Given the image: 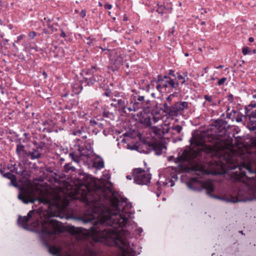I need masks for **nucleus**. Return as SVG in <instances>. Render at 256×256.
Segmentation results:
<instances>
[{
	"mask_svg": "<svg viewBox=\"0 0 256 256\" xmlns=\"http://www.w3.org/2000/svg\"><path fill=\"white\" fill-rule=\"evenodd\" d=\"M74 198L83 202L88 210V217L82 218L84 223L95 219L90 228L94 240L110 246L122 248V256H136V252L130 246L127 248L125 238L126 229L130 218H132L130 209L132 205L125 198L120 201L118 198L110 200L109 208L105 206L108 196L104 187H102L90 175H80L74 182Z\"/></svg>",
	"mask_w": 256,
	"mask_h": 256,
	"instance_id": "1",
	"label": "nucleus"
},
{
	"mask_svg": "<svg viewBox=\"0 0 256 256\" xmlns=\"http://www.w3.org/2000/svg\"><path fill=\"white\" fill-rule=\"evenodd\" d=\"M238 158L241 160L239 163L229 167L231 170L238 168V171L234 172L236 179L244 182L246 184L244 188L240 189L236 197L225 198L212 194L211 193L214 190V186L210 180L201 182L196 178H192L186 183L187 186L194 191L205 189L206 194L210 198L227 202L235 203L256 200V148L242 153Z\"/></svg>",
	"mask_w": 256,
	"mask_h": 256,
	"instance_id": "2",
	"label": "nucleus"
},
{
	"mask_svg": "<svg viewBox=\"0 0 256 256\" xmlns=\"http://www.w3.org/2000/svg\"><path fill=\"white\" fill-rule=\"evenodd\" d=\"M228 127L226 122L220 120H216L212 125V132L208 135L210 136L213 140L212 146L205 144L206 140L198 134H192L189 140L190 144V151L184 150L183 152L184 158L178 156L175 162H180L183 159L200 164L204 162V160L208 157L216 156L220 147L228 144L226 142L228 138L226 128Z\"/></svg>",
	"mask_w": 256,
	"mask_h": 256,
	"instance_id": "3",
	"label": "nucleus"
},
{
	"mask_svg": "<svg viewBox=\"0 0 256 256\" xmlns=\"http://www.w3.org/2000/svg\"><path fill=\"white\" fill-rule=\"evenodd\" d=\"M42 226L43 228L40 237L43 244L48 248L50 253L54 255L58 254L61 249L55 246H50L46 238H49L54 234L63 232L64 227L61 222L52 218H50L47 220H45Z\"/></svg>",
	"mask_w": 256,
	"mask_h": 256,
	"instance_id": "4",
	"label": "nucleus"
},
{
	"mask_svg": "<svg viewBox=\"0 0 256 256\" xmlns=\"http://www.w3.org/2000/svg\"><path fill=\"white\" fill-rule=\"evenodd\" d=\"M130 106L128 108V112H136L142 109L140 114L146 113L149 112L150 103L149 100H146L143 96H140L138 93L132 94L130 99Z\"/></svg>",
	"mask_w": 256,
	"mask_h": 256,
	"instance_id": "5",
	"label": "nucleus"
},
{
	"mask_svg": "<svg viewBox=\"0 0 256 256\" xmlns=\"http://www.w3.org/2000/svg\"><path fill=\"white\" fill-rule=\"evenodd\" d=\"M76 150H78V152L73 151L69 154V156L72 160L76 162H78L80 156L90 157L94 152V150L90 143L88 141H85L82 143L80 146H76Z\"/></svg>",
	"mask_w": 256,
	"mask_h": 256,
	"instance_id": "6",
	"label": "nucleus"
},
{
	"mask_svg": "<svg viewBox=\"0 0 256 256\" xmlns=\"http://www.w3.org/2000/svg\"><path fill=\"white\" fill-rule=\"evenodd\" d=\"M156 84V88L160 92H164V91L170 92V91L168 90L170 88L172 89H176L179 86L178 82H176L174 80H164L162 79L160 74L158 76Z\"/></svg>",
	"mask_w": 256,
	"mask_h": 256,
	"instance_id": "7",
	"label": "nucleus"
},
{
	"mask_svg": "<svg viewBox=\"0 0 256 256\" xmlns=\"http://www.w3.org/2000/svg\"><path fill=\"white\" fill-rule=\"evenodd\" d=\"M134 182L138 184L147 185L150 182L151 174L142 168H137L132 173Z\"/></svg>",
	"mask_w": 256,
	"mask_h": 256,
	"instance_id": "8",
	"label": "nucleus"
},
{
	"mask_svg": "<svg viewBox=\"0 0 256 256\" xmlns=\"http://www.w3.org/2000/svg\"><path fill=\"white\" fill-rule=\"evenodd\" d=\"M46 144L44 142H42L38 148H33L28 153V156L32 160L38 159L42 156V154L44 148L46 146Z\"/></svg>",
	"mask_w": 256,
	"mask_h": 256,
	"instance_id": "9",
	"label": "nucleus"
},
{
	"mask_svg": "<svg viewBox=\"0 0 256 256\" xmlns=\"http://www.w3.org/2000/svg\"><path fill=\"white\" fill-rule=\"evenodd\" d=\"M34 211V210H30L26 216H19L18 219V224L19 226L22 227L25 230H32V229L29 228L28 222L32 218Z\"/></svg>",
	"mask_w": 256,
	"mask_h": 256,
	"instance_id": "10",
	"label": "nucleus"
},
{
	"mask_svg": "<svg viewBox=\"0 0 256 256\" xmlns=\"http://www.w3.org/2000/svg\"><path fill=\"white\" fill-rule=\"evenodd\" d=\"M178 178L177 174L176 172H172L170 176L166 178L164 181L161 180L158 183V184L162 183L164 186L172 187L174 185Z\"/></svg>",
	"mask_w": 256,
	"mask_h": 256,
	"instance_id": "11",
	"label": "nucleus"
},
{
	"mask_svg": "<svg viewBox=\"0 0 256 256\" xmlns=\"http://www.w3.org/2000/svg\"><path fill=\"white\" fill-rule=\"evenodd\" d=\"M188 104L187 102H176L173 105L172 115L176 116L178 112L188 108Z\"/></svg>",
	"mask_w": 256,
	"mask_h": 256,
	"instance_id": "12",
	"label": "nucleus"
},
{
	"mask_svg": "<svg viewBox=\"0 0 256 256\" xmlns=\"http://www.w3.org/2000/svg\"><path fill=\"white\" fill-rule=\"evenodd\" d=\"M113 102H116L118 106L122 110L124 113L126 112V110L128 106H127L128 101L127 98L124 97L118 98L112 100Z\"/></svg>",
	"mask_w": 256,
	"mask_h": 256,
	"instance_id": "13",
	"label": "nucleus"
},
{
	"mask_svg": "<svg viewBox=\"0 0 256 256\" xmlns=\"http://www.w3.org/2000/svg\"><path fill=\"white\" fill-rule=\"evenodd\" d=\"M150 110L149 108V112L146 113L142 112V114H141L142 116L140 118V122L146 127H150L152 124V119L150 116Z\"/></svg>",
	"mask_w": 256,
	"mask_h": 256,
	"instance_id": "14",
	"label": "nucleus"
},
{
	"mask_svg": "<svg viewBox=\"0 0 256 256\" xmlns=\"http://www.w3.org/2000/svg\"><path fill=\"white\" fill-rule=\"evenodd\" d=\"M16 153L20 160L24 159L27 156V152L25 146L20 142L17 145L16 150Z\"/></svg>",
	"mask_w": 256,
	"mask_h": 256,
	"instance_id": "15",
	"label": "nucleus"
},
{
	"mask_svg": "<svg viewBox=\"0 0 256 256\" xmlns=\"http://www.w3.org/2000/svg\"><path fill=\"white\" fill-rule=\"evenodd\" d=\"M9 169L11 172L20 176L24 175L26 172V170L24 168L20 166V163L12 165L11 166L9 167Z\"/></svg>",
	"mask_w": 256,
	"mask_h": 256,
	"instance_id": "16",
	"label": "nucleus"
},
{
	"mask_svg": "<svg viewBox=\"0 0 256 256\" xmlns=\"http://www.w3.org/2000/svg\"><path fill=\"white\" fill-rule=\"evenodd\" d=\"M170 130V128L166 124H164V126H160V128H154V131L156 135L163 136L165 134L168 132Z\"/></svg>",
	"mask_w": 256,
	"mask_h": 256,
	"instance_id": "17",
	"label": "nucleus"
},
{
	"mask_svg": "<svg viewBox=\"0 0 256 256\" xmlns=\"http://www.w3.org/2000/svg\"><path fill=\"white\" fill-rule=\"evenodd\" d=\"M110 62L115 66L116 69L118 70L121 65H122L124 59L120 54H117L110 59Z\"/></svg>",
	"mask_w": 256,
	"mask_h": 256,
	"instance_id": "18",
	"label": "nucleus"
},
{
	"mask_svg": "<svg viewBox=\"0 0 256 256\" xmlns=\"http://www.w3.org/2000/svg\"><path fill=\"white\" fill-rule=\"evenodd\" d=\"M96 72V68L94 66H92L90 68H88L86 70V74L88 76L86 78V80H89L90 82L92 83L93 82H96L98 80H96L94 77V74Z\"/></svg>",
	"mask_w": 256,
	"mask_h": 256,
	"instance_id": "19",
	"label": "nucleus"
},
{
	"mask_svg": "<svg viewBox=\"0 0 256 256\" xmlns=\"http://www.w3.org/2000/svg\"><path fill=\"white\" fill-rule=\"evenodd\" d=\"M250 124L248 128L250 130H256V110L252 111L249 116Z\"/></svg>",
	"mask_w": 256,
	"mask_h": 256,
	"instance_id": "20",
	"label": "nucleus"
},
{
	"mask_svg": "<svg viewBox=\"0 0 256 256\" xmlns=\"http://www.w3.org/2000/svg\"><path fill=\"white\" fill-rule=\"evenodd\" d=\"M4 176L10 180V184L16 187L18 186L16 176L10 172H6L4 174Z\"/></svg>",
	"mask_w": 256,
	"mask_h": 256,
	"instance_id": "21",
	"label": "nucleus"
},
{
	"mask_svg": "<svg viewBox=\"0 0 256 256\" xmlns=\"http://www.w3.org/2000/svg\"><path fill=\"white\" fill-rule=\"evenodd\" d=\"M18 198L21 200L24 204L33 203L35 200L26 194H19L18 196Z\"/></svg>",
	"mask_w": 256,
	"mask_h": 256,
	"instance_id": "22",
	"label": "nucleus"
},
{
	"mask_svg": "<svg viewBox=\"0 0 256 256\" xmlns=\"http://www.w3.org/2000/svg\"><path fill=\"white\" fill-rule=\"evenodd\" d=\"M93 166L98 170H100L104 167V162L100 158H96L93 162Z\"/></svg>",
	"mask_w": 256,
	"mask_h": 256,
	"instance_id": "23",
	"label": "nucleus"
},
{
	"mask_svg": "<svg viewBox=\"0 0 256 256\" xmlns=\"http://www.w3.org/2000/svg\"><path fill=\"white\" fill-rule=\"evenodd\" d=\"M54 207L56 209L57 212L54 214V215H52V216H50V218L56 216L60 217V218H63L64 217V214H61V211L62 209V208L60 204H55L54 205Z\"/></svg>",
	"mask_w": 256,
	"mask_h": 256,
	"instance_id": "24",
	"label": "nucleus"
},
{
	"mask_svg": "<svg viewBox=\"0 0 256 256\" xmlns=\"http://www.w3.org/2000/svg\"><path fill=\"white\" fill-rule=\"evenodd\" d=\"M74 134L80 136L84 139H86L87 138L86 132H85L84 128H82L80 129L76 130L74 132Z\"/></svg>",
	"mask_w": 256,
	"mask_h": 256,
	"instance_id": "25",
	"label": "nucleus"
},
{
	"mask_svg": "<svg viewBox=\"0 0 256 256\" xmlns=\"http://www.w3.org/2000/svg\"><path fill=\"white\" fill-rule=\"evenodd\" d=\"M72 88L76 94H78L82 90V87L79 84H74L72 85Z\"/></svg>",
	"mask_w": 256,
	"mask_h": 256,
	"instance_id": "26",
	"label": "nucleus"
},
{
	"mask_svg": "<svg viewBox=\"0 0 256 256\" xmlns=\"http://www.w3.org/2000/svg\"><path fill=\"white\" fill-rule=\"evenodd\" d=\"M204 98L211 104L212 106H216L217 102L214 100V96L206 94L204 96Z\"/></svg>",
	"mask_w": 256,
	"mask_h": 256,
	"instance_id": "27",
	"label": "nucleus"
},
{
	"mask_svg": "<svg viewBox=\"0 0 256 256\" xmlns=\"http://www.w3.org/2000/svg\"><path fill=\"white\" fill-rule=\"evenodd\" d=\"M153 150L156 155L160 156L162 153V148L160 145H154Z\"/></svg>",
	"mask_w": 256,
	"mask_h": 256,
	"instance_id": "28",
	"label": "nucleus"
},
{
	"mask_svg": "<svg viewBox=\"0 0 256 256\" xmlns=\"http://www.w3.org/2000/svg\"><path fill=\"white\" fill-rule=\"evenodd\" d=\"M177 75V79L178 80H182L180 82L182 84H188L186 83V81L188 80L185 76H184L182 74H181L180 72H176Z\"/></svg>",
	"mask_w": 256,
	"mask_h": 256,
	"instance_id": "29",
	"label": "nucleus"
},
{
	"mask_svg": "<svg viewBox=\"0 0 256 256\" xmlns=\"http://www.w3.org/2000/svg\"><path fill=\"white\" fill-rule=\"evenodd\" d=\"M164 111L166 112H168L172 115V112H173V106H170L168 105L167 103H164Z\"/></svg>",
	"mask_w": 256,
	"mask_h": 256,
	"instance_id": "30",
	"label": "nucleus"
},
{
	"mask_svg": "<svg viewBox=\"0 0 256 256\" xmlns=\"http://www.w3.org/2000/svg\"><path fill=\"white\" fill-rule=\"evenodd\" d=\"M172 130H175L177 134H180L182 130V126L178 124H176L173 126L171 128H170Z\"/></svg>",
	"mask_w": 256,
	"mask_h": 256,
	"instance_id": "31",
	"label": "nucleus"
},
{
	"mask_svg": "<svg viewBox=\"0 0 256 256\" xmlns=\"http://www.w3.org/2000/svg\"><path fill=\"white\" fill-rule=\"evenodd\" d=\"M80 230L81 228H76L74 226H72L70 228V232L73 234H76L77 233L80 232Z\"/></svg>",
	"mask_w": 256,
	"mask_h": 256,
	"instance_id": "32",
	"label": "nucleus"
},
{
	"mask_svg": "<svg viewBox=\"0 0 256 256\" xmlns=\"http://www.w3.org/2000/svg\"><path fill=\"white\" fill-rule=\"evenodd\" d=\"M64 170L66 172H68L69 170H71L72 172L75 171L76 168L74 166H71L70 164H66L64 166Z\"/></svg>",
	"mask_w": 256,
	"mask_h": 256,
	"instance_id": "33",
	"label": "nucleus"
},
{
	"mask_svg": "<svg viewBox=\"0 0 256 256\" xmlns=\"http://www.w3.org/2000/svg\"><path fill=\"white\" fill-rule=\"evenodd\" d=\"M158 8L156 10V12L161 15H162L164 9V7L162 5H160L158 4H157Z\"/></svg>",
	"mask_w": 256,
	"mask_h": 256,
	"instance_id": "34",
	"label": "nucleus"
},
{
	"mask_svg": "<svg viewBox=\"0 0 256 256\" xmlns=\"http://www.w3.org/2000/svg\"><path fill=\"white\" fill-rule=\"evenodd\" d=\"M150 116L152 117V120L154 123H156L159 120H160V116H154L152 112L150 113Z\"/></svg>",
	"mask_w": 256,
	"mask_h": 256,
	"instance_id": "35",
	"label": "nucleus"
},
{
	"mask_svg": "<svg viewBox=\"0 0 256 256\" xmlns=\"http://www.w3.org/2000/svg\"><path fill=\"white\" fill-rule=\"evenodd\" d=\"M242 52L244 55H248L250 54V50L248 47L246 46L242 48Z\"/></svg>",
	"mask_w": 256,
	"mask_h": 256,
	"instance_id": "36",
	"label": "nucleus"
},
{
	"mask_svg": "<svg viewBox=\"0 0 256 256\" xmlns=\"http://www.w3.org/2000/svg\"><path fill=\"white\" fill-rule=\"evenodd\" d=\"M90 126H96L98 124V122L94 119H91L89 122Z\"/></svg>",
	"mask_w": 256,
	"mask_h": 256,
	"instance_id": "37",
	"label": "nucleus"
},
{
	"mask_svg": "<svg viewBox=\"0 0 256 256\" xmlns=\"http://www.w3.org/2000/svg\"><path fill=\"white\" fill-rule=\"evenodd\" d=\"M226 80V78H220V80H218V86H222L225 82Z\"/></svg>",
	"mask_w": 256,
	"mask_h": 256,
	"instance_id": "38",
	"label": "nucleus"
},
{
	"mask_svg": "<svg viewBox=\"0 0 256 256\" xmlns=\"http://www.w3.org/2000/svg\"><path fill=\"white\" fill-rule=\"evenodd\" d=\"M36 36V33L34 31L30 32L28 34V36L32 39L34 38Z\"/></svg>",
	"mask_w": 256,
	"mask_h": 256,
	"instance_id": "39",
	"label": "nucleus"
},
{
	"mask_svg": "<svg viewBox=\"0 0 256 256\" xmlns=\"http://www.w3.org/2000/svg\"><path fill=\"white\" fill-rule=\"evenodd\" d=\"M175 96L174 94H172L166 98V100L168 102H170L172 100V98Z\"/></svg>",
	"mask_w": 256,
	"mask_h": 256,
	"instance_id": "40",
	"label": "nucleus"
},
{
	"mask_svg": "<svg viewBox=\"0 0 256 256\" xmlns=\"http://www.w3.org/2000/svg\"><path fill=\"white\" fill-rule=\"evenodd\" d=\"M96 126L98 128H100V130H98L96 132L95 130H93V132H95L96 134L100 130H102V124H101V123L98 122V124H97V126Z\"/></svg>",
	"mask_w": 256,
	"mask_h": 256,
	"instance_id": "41",
	"label": "nucleus"
},
{
	"mask_svg": "<svg viewBox=\"0 0 256 256\" xmlns=\"http://www.w3.org/2000/svg\"><path fill=\"white\" fill-rule=\"evenodd\" d=\"M233 100H234L233 95L232 94H230L228 96V101L232 103L233 102Z\"/></svg>",
	"mask_w": 256,
	"mask_h": 256,
	"instance_id": "42",
	"label": "nucleus"
},
{
	"mask_svg": "<svg viewBox=\"0 0 256 256\" xmlns=\"http://www.w3.org/2000/svg\"><path fill=\"white\" fill-rule=\"evenodd\" d=\"M168 74L170 76H171L173 77H175L176 76V74H175V72H174V70H168Z\"/></svg>",
	"mask_w": 256,
	"mask_h": 256,
	"instance_id": "43",
	"label": "nucleus"
},
{
	"mask_svg": "<svg viewBox=\"0 0 256 256\" xmlns=\"http://www.w3.org/2000/svg\"><path fill=\"white\" fill-rule=\"evenodd\" d=\"M42 142H37L36 140H34L32 142V144L34 145V148H38V146L40 145Z\"/></svg>",
	"mask_w": 256,
	"mask_h": 256,
	"instance_id": "44",
	"label": "nucleus"
},
{
	"mask_svg": "<svg viewBox=\"0 0 256 256\" xmlns=\"http://www.w3.org/2000/svg\"><path fill=\"white\" fill-rule=\"evenodd\" d=\"M162 79H163L164 80H173L169 76H162Z\"/></svg>",
	"mask_w": 256,
	"mask_h": 256,
	"instance_id": "45",
	"label": "nucleus"
},
{
	"mask_svg": "<svg viewBox=\"0 0 256 256\" xmlns=\"http://www.w3.org/2000/svg\"><path fill=\"white\" fill-rule=\"evenodd\" d=\"M237 112V111L234 110H232L230 113L227 114V117L230 118L232 116V113L236 114Z\"/></svg>",
	"mask_w": 256,
	"mask_h": 256,
	"instance_id": "46",
	"label": "nucleus"
},
{
	"mask_svg": "<svg viewBox=\"0 0 256 256\" xmlns=\"http://www.w3.org/2000/svg\"><path fill=\"white\" fill-rule=\"evenodd\" d=\"M80 15L82 18H84L86 16V11L85 10H82L80 12Z\"/></svg>",
	"mask_w": 256,
	"mask_h": 256,
	"instance_id": "47",
	"label": "nucleus"
},
{
	"mask_svg": "<svg viewBox=\"0 0 256 256\" xmlns=\"http://www.w3.org/2000/svg\"><path fill=\"white\" fill-rule=\"evenodd\" d=\"M104 8L106 9L110 10L112 8V5L108 4H106L104 5Z\"/></svg>",
	"mask_w": 256,
	"mask_h": 256,
	"instance_id": "48",
	"label": "nucleus"
},
{
	"mask_svg": "<svg viewBox=\"0 0 256 256\" xmlns=\"http://www.w3.org/2000/svg\"><path fill=\"white\" fill-rule=\"evenodd\" d=\"M48 28H50L51 30V31H52L51 33L56 30V29L54 28L52 26L50 25V24L48 25Z\"/></svg>",
	"mask_w": 256,
	"mask_h": 256,
	"instance_id": "49",
	"label": "nucleus"
},
{
	"mask_svg": "<svg viewBox=\"0 0 256 256\" xmlns=\"http://www.w3.org/2000/svg\"><path fill=\"white\" fill-rule=\"evenodd\" d=\"M60 31H61V34L60 35V36L61 38H66V34H65V32H64V30H60Z\"/></svg>",
	"mask_w": 256,
	"mask_h": 256,
	"instance_id": "50",
	"label": "nucleus"
},
{
	"mask_svg": "<svg viewBox=\"0 0 256 256\" xmlns=\"http://www.w3.org/2000/svg\"><path fill=\"white\" fill-rule=\"evenodd\" d=\"M24 37H25V35L24 34H20L18 36L17 40L18 41H20V40H21Z\"/></svg>",
	"mask_w": 256,
	"mask_h": 256,
	"instance_id": "51",
	"label": "nucleus"
},
{
	"mask_svg": "<svg viewBox=\"0 0 256 256\" xmlns=\"http://www.w3.org/2000/svg\"><path fill=\"white\" fill-rule=\"evenodd\" d=\"M208 68V67H206L203 69V70L202 72V76H203L205 74L207 73V69Z\"/></svg>",
	"mask_w": 256,
	"mask_h": 256,
	"instance_id": "52",
	"label": "nucleus"
},
{
	"mask_svg": "<svg viewBox=\"0 0 256 256\" xmlns=\"http://www.w3.org/2000/svg\"><path fill=\"white\" fill-rule=\"evenodd\" d=\"M103 96H110V92H106L103 94Z\"/></svg>",
	"mask_w": 256,
	"mask_h": 256,
	"instance_id": "53",
	"label": "nucleus"
},
{
	"mask_svg": "<svg viewBox=\"0 0 256 256\" xmlns=\"http://www.w3.org/2000/svg\"><path fill=\"white\" fill-rule=\"evenodd\" d=\"M236 121L237 122H240L242 121V117L238 116V117L236 118Z\"/></svg>",
	"mask_w": 256,
	"mask_h": 256,
	"instance_id": "54",
	"label": "nucleus"
},
{
	"mask_svg": "<svg viewBox=\"0 0 256 256\" xmlns=\"http://www.w3.org/2000/svg\"><path fill=\"white\" fill-rule=\"evenodd\" d=\"M138 232L139 235H140L141 233L142 232L143 230L142 228H138Z\"/></svg>",
	"mask_w": 256,
	"mask_h": 256,
	"instance_id": "55",
	"label": "nucleus"
},
{
	"mask_svg": "<svg viewBox=\"0 0 256 256\" xmlns=\"http://www.w3.org/2000/svg\"><path fill=\"white\" fill-rule=\"evenodd\" d=\"M184 76H185V78H186V79L188 80V72H183V75H182Z\"/></svg>",
	"mask_w": 256,
	"mask_h": 256,
	"instance_id": "56",
	"label": "nucleus"
},
{
	"mask_svg": "<svg viewBox=\"0 0 256 256\" xmlns=\"http://www.w3.org/2000/svg\"><path fill=\"white\" fill-rule=\"evenodd\" d=\"M88 42H87V44L89 45L91 44L92 42V40L90 38H88Z\"/></svg>",
	"mask_w": 256,
	"mask_h": 256,
	"instance_id": "57",
	"label": "nucleus"
},
{
	"mask_svg": "<svg viewBox=\"0 0 256 256\" xmlns=\"http://www.w3.org/2000/svg\"><path fill=\"white\" fill-rule=\"evenodd\" d=\"M44 33L46 34H50V32H48V30H46V29H44Z\"/></svg>",
	"mask_w": 256,
	"mask_h": 256,
	"instance_id": "58",
	"label": "nucleus"
},
{
	"mask_svg": "<svg viewBox=\"0 0 256 256\" xmlns=\"http://www.w3.org/2000/svg\"><path fill=\"white\" fill-rule=\"evenodd\" d=\"M38 224V222L36 221V222L34 223V227L36 228Z\"/></svg>",
	"mask_w": 256,
	"mask_h": 256,
	"instance_id": "59",
	"label": "nucleus"
},
{
	"mask_svg": "<svg viewBox=\"0 0 256 256\" xmlns=\"http://www.w3.org/2000/svg\"><path fill=\"white\" fill-rule=\"evenodd\" d=\"M223 67H224V66H222V65H219L218 66H217L215 67V68H216V69H218V68H222Z\"/></svg>",
	"mask_w": 256,
	"mask_h": 256,
	"instance_id": "60",
	"label": "nucleus"
},
{
	"mask_svg": "<svg viewBox=\"0 0 256 256\" xmlns=\"http://www.w3.org/2000/svg\"><path fill=\"white\" fill-rule=\"evenodd\" d=\"M249 42H253L254 41V38L252 37H250L248 39Z\"/></svg>",
	"mask_w": 256,
	"mask_h": 256,
	"instance_id": "61",
	"label": "nucleus"
},
{
	"mask_svg": "<svg viewBox=\"0 0 256 256\" xmlns=\"http://www.w3.org/2000/svg\"><path fill=\"white\" fill-rule=\"evenodd\" d=\"M132 176H126V178L128 179V180H132Z\"/></svg>",
	"mask_w": 256,
	"mask_h": 256,
	"instance_id": "62",
	"label": "nucleus"
},
{
	"mask_svg": "<svg viewBox=\"0 0 256 256\" xmlns=\"http://www.w3.org/2000/svg\"><path fill=\"white\" fill-rule=\"evenodd\" d=\"M62 150H63L64 153H65V154H67L68 153V149L67 148H66V149L63 148Z\"/></svg>",
	"mask_w": 256,
	"mask_h": 256,
	"instance_id": "63",
	"label": "nucleus"
},
{
	"mask_svg": "<svg viewBox=\"0 0 256 256\" xmlns=\"http://www.w3.org/2000/svg\"><path fill=\"white\" fill-rule=\"evenodd\" d=\"M107 188V190H109L110 192H112V188H111L110 187L108 186V187H107V188Z\"/></svg>",
	"mask_w": 256,
	"mask_h": 256,
	"instance_id": "64",
	"label": "nucleus"
}]
</instances>
